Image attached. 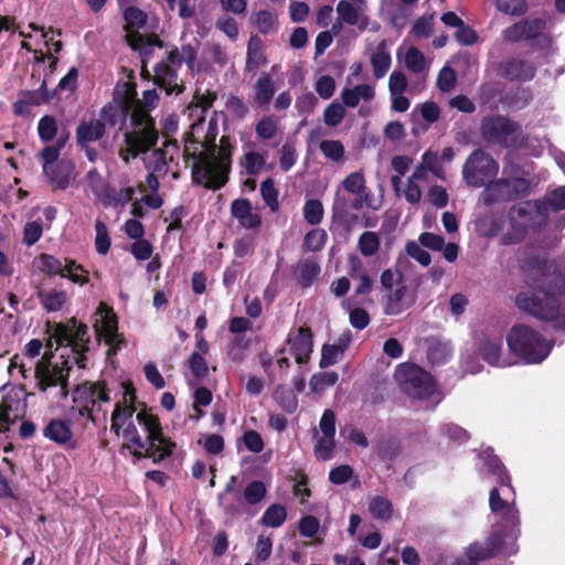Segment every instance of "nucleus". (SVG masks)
<instances>
[{
  "label": "nucleus",
  "instance_id": "nucleus-1",
  "mask_svg": "<svg viewBox=\"0 0 565 565\" xmlns=\"http://www.w3.org/2000/svg\"><path fill=\"white\" fill-rule=\"evenodd\" d=\"M87 327L78 323L75 319L66 323L49 322L46 327L47 348L58 349L64 347L65 353H62L61 361H52V356L44 354L41 361L35 364L23 356L14 355L10 363V371L15 370L28 379L34 374L39 390L45 394L46 398L54 405H60L67 396V379L72 364L84 367L85 352L88 349Z\"/></svg>",
  "mask_w": 565,
  "mask_h": 565
},
{
  "label": "nucleus",
  "instance_id": "nucleus-2",
  "mask_svg": "<svg viewBox=\"0 0 565 565\" xmlns=\"http://www.w3.org/2000/svg\"><path fill=\"white\" fill-rule=\"evenodd\" d=\"M216 94L205 92L195 95L188 107V116L192 121L185 138L184 154L192 159V175L196 183L209 189H220L227 181L231 167L232 145L227 137H222L220 146L216 121L211 119L205 125L204 114L213 105Z\"/></svg>",
  "mask_w": 565,
  "mask_h": 565
},
{
  "label": "nucleus",
  "instance_id": "nucleus-3",
  "mask_svg": "<svg viewBox=\"0 0 565 565\" xmlns=\"http://www.w3.org/2000/svg\"><path fill=\"white\" fill-rule=\"evenodd\" d=\"M111 430L135 447V457H147L154 462L169 457L175 447L162 435L158 417L146 408H138L135 394L127 386L111 414Z\"/></svg>",
  "mask_w": 565,
  "mask_h": 565
},
{
  "label": "nucleus",
  "instance_id": "nucleus-4",
  "mask_svg": "<svg viewBox=\"0 0 565 565\" xmlns=\"http://www.w3.org/2000/svg\"><path fill=\"white\" fill-rule=\"evenodd\" d=\"M526 288L515 298L516 307L541 320L557 319L555 328L565 333V313L559 315V301L556 294H565V263L559 265L555 276L552 266L533 259L521 265Z\"/></svg>",
  "mask_w": 565,
  "mask_h": 565
},
{
  "label": "nucleus",
  "instance_id": "nucleus-5",
  "mask_svg": "<svg viewBox=\"0 0 565 565\" xmlns=\"http://www.w3.org/2000/svg\"><path fill=\"white\" fill-rule=\"evenodd\" d=\"M488 456V469L497 476L499 487L493 488L489 495V505L492 513L498 514L504 521L500 527L508 532V548L514 550V543L520 534V516L515 508L514 490L510 484V478L495 456Z\"/></svg>",
  "mask_w": 565,
  "mask_h": 565
},
{
  "label": "nucleus",
  "instance_id": "nucleus-6",
  "mask_svg": "<svg viewBox=\"0 0 565 565\" xmlns=\"http://www.w3.org/2000/svg\"><path fill=\"white\" fill-rule=\"evenodd\" d=\"M547 217L548 209L542 201H525L514 205L509 213L510 230L502 235V244L510 245L521 242L530 228L544 225Z\"/></svg>",
  "mask_w": 565,
  "mask_h": 565
},
{
  "label": "nucleus",
  "instance_id": "nucleus-7",
  "mask_svg": "<svg viewBox=\"0 0 565 565\" xmlns=\"http://www.w3.org/2000/svg\"><path fill=\"white\" fill-rule=\"evenodd\" d=\"M509 349L525 363H541L550 354L553 342L525 324L514 326L507 337Z\"/></svg>",
  "mask_w": 565,
  "mask_h": 565
},
{
  "label": "nucleus",
  "instance_id": "nucleus-8",
  "mask_svg": "<svg viewBox=\"0 0 565 565\" xmlns=\"http://www.w3.org/2000/svg\"><path fill=\"white\" fill-rule=\"evenodd\" d=\"M401 390L412 398L430 399L433 404L441 401V395L431 375L418 365L399 364L394 373Z\"/></svg>",
  "mask_w": 565,
  "mask_h": 565
},
{
  "label": "nucleus",
  "instance_id": "nucleus-9",
  "mask_svg": "<svg viewBox=\"0 0 565 565\" xmlns=\"http://www.w3.org/2000/svg\"><path fill=\"white\" fill-rule=\"evenodd\" d=\"M503 38L508 41L524 40L530 46L541 50L544 57L556 53L544 19H526L514 23L503 31Z\"/></svg>",
  "mask_w": 565,
  "mask_h": 565
},
{
  "label": "nucleus",
  "instance_id": "nucleus-10",
  "mask_svg": "<svg viewBox=\"0 0 565 565\" xmlns=\"http://www.w3.org/2000/svg\"><path fill=\"white\" fill-rule=\"evenodd\" d=\"M74 408L81 416H87V419L94 425L106 422L107 411L104 408L109 402V396L104 386L99 383H85L74 392Z\"/></svg>",
  "mask_w": 565,
  "mask_h": 565
},
{
  "label": "nucleus",
  "instance_id": "nucleus-11",
  "mask_svg": "<svg viewBox=\"0 0 565 565\" xmlns=\"http://www.w3.org/2000/svg\"><path fill=\"white\" fill-rule=\"evenodd\" d=\"M428 173H431L437 179L446 180V172L441 166L440 157L431 150L423 153L420 161L414 167L412 174L403 186V198L409 204H418L420 202L423 193L419 182L427 181Z\"/></svg>",
  "mask_w": 565,
  "mask_h": 565
},
{
  "label": "nucleus",
  "instance_id": "nucleus-12",
  "mask_svg": "<svg viewBox=\"0 0 565 565\" xmlns=\"http://www.w3.org/2000/svg\"><path fill=\"white\" fill-rule=\"evenodd\" d=\"M158 138L154 129V121L145 113L137 111L132 117V130L125 135L126 148L121 149L120 158L128 162L130 158H136L139 153L150 149Z\"/></svg>",
  "mask_w": 565,
  "mask_h": 565
},
{
  "label": "nucleus",
  "instance_id": "nucleus-13",
  "mask_svg": "<svg viewBox=\"0 0 565 565\" xmlns=\"http://www.w3.org/2000/svg\"><path fill=\"white\" fill-rule=\"evenodd\" d=\"M483 138L492 143L521 147L524 142L521 127L503 117L486 118L481 126Z\"/></svg>",
  "mask_w": 565,
  "mask_h": 565
},
{
  "label": "nucleus",
  "instance_id": "nucleus-14",
  "mask_svg": "<svg viewBox=\"0 0 565 565\" xmlns=\"http://www.w3.org/2000/svg\"><path fill=\"white\" fill-rule=\"evenodd\" d=\"M516 552V542L514 543V550L510 551L508 548V532L497 529L484 540L469 544L465 550V555L469 561L476 563L489 559L498 554L510 556L514 555Z\"/></svg>",
  "mask_w": 565,
  "mask_h": 565
},
{
  "label": "nucleus",
  "instance_id": "nucleus-15",
  "mask_svg": "<svg viewBox=\"0 0 565 565\" xmlns=\"http://www.w3.org/2000/svg\"><path fill=\"white\" fill-rule=\"evenodd\" d=\"M36 267L46 275H60L79 286L88 282L87 270H85L82 265L68 258L61 260L53 255L42 254L36 260Z\"/></svg>",
  "mask_w": 565,
  "mask_h": 565
},
{
  "label": "nucleus",
  "instance_id": "nucleus-16",
  "mask_svg": "<svg viewBox=\"0 0 565 565\" xmlns=\"http://www.w3.org/2000/svg\"><path fill=\"white\" fill-rule=\"evenodd\" d=\"M498 170V163L490 156L477 150L467 159L462 174L469 185L479 188L495 177Z\"/></svg>",
  "mask_w": 565,
  "mask_h": 565
},
{
  "label": "nucleus",
  "instance_id": "nucleus-17",
  "mask_svg": "<svg viewBox=\"0 0 565 565\" xmlns=\"http://www.w3.org/2000/svg\"><path fill=\"white\" fill-rule=\"evenodd\" d=\"M124 17L128 29L126 35L128 44L143 55L150 54L157 45V40L146 38L137 31L146 24V14L138 8L130 7L125 10Z\"/></svg>",
  "mask_w": 565,
  "mask_h": 565
},
{
  "label": "nucleus",
  "instance_id": "nucleus-18",
  "mask_svg": "<svg viewBox=\"0 0 565 565\" xmlns=\"http://www.w3.org/2000/svg\"><path fill=\"white\" fill-rule=\"evenodd\" d=\"M526 189V181L521 178L499 180L489 183L482 191L480 200L484 204L504 202L513 199Z\"/></svg>",
  "mask_w": 565,
  "mask_h": 565
},
{
  "label": "nucleus",
  "instance_id": "nucleus-19",
  "mask_svg": "<svg viewBox=\"0 0 565 565\" xmlns=\"http://www.w3.org/2000/svg\"><path fill=\"white\" fill-rule=\"evenodd\" d=\"M26 402L20 391L7 393L0 403V434L25 415Z\"/></svg>",
  "mask_w": 565,
  "mask_h": 565
},
{
  "label": "nucleus",
  "instance_id": "nucleus-20",
  "mask_svg": "<svg viewBox=\"0 0 565 565\" xmlns=\"http://www.w3.org/2000/svg\"><path fill=\"white\" fill-rule=\"evenodd\" d=\"M365 0H340L337 4V14L339 22L356 26L364 31L369 26V17L366 14Z\"/></svg>",
  "mask_w": 565,
  "mask_h": 565
},
{
  "label": "nucleus",
  "instance_id": "nucleus-21",
  "mask_svg": "<svg viewBox=\"0 0 565 565\" xmlns=\"http://www.w3.org/2000/svg\"><path fill=\"white\" fill-rule=\"evenodd\" d=\"M343 189L355 196L353 202L354 209H362L364 206L379 210L381 202L372 199L371 192L365 185V178L361 172L350 173L342 182Z\"/></svg>",
  "mask_w": 565,
  "mask_h": 565
},
{
  "label": "nucleus",
  "instance_id": "nucleus-22",
  "mask_svg": "<svg viewBox=\"0 0 565 565\" xmlns=\"http://www.w3.org/2000/svg\"><path fill=\"white\" fill-rule=\"evenodd\" d=\"M288 350L298 364L307 363L313 350L312 334L308 328L292 330L287 339Z\"/></svg>",
  "mask_w": 565,
  "mask_h": 565
},
{
  "label": "nucleus",
  "instance_id": "nucleus-23",
  "mask_svg": "<svg viewBox=\"0 0 565 565\" xmlns=\"http://www.w3.org/2000/svg\"><path fill=\"white\" fill-rule=\"evenodd\" d=\"M96 332L107 344L117 345L120 342L116 316L110 307L100 302L96 311Z\"/></svg>",
  "mask_w": 565,
  "mask_h": 565
},
{
  "label": "nucleus",
  "instance_id": "nucleus-24",
  "mask_svg": "<svg viewBox=\"0 0 565 565\" xmlns=\"http://www.w3.org/2000/svg\"><path fill=\"white\" fill-rule=\"evenodd\" d=\"M177 146L167 143L163 149H156L143 157L145 167L148 171L158 174H167L172 172L177 178V172L172 170L174 153Z\"/></svg>",
  "mask_w": 565,
  "mask_h": 565
},
{
  "label": "nucleus",
  "instance_id": "nucleus-25",
  "mask_svg": "<svg viewBox=\"0 0 565 565\" xmlns=\"http://www.w3.org/2000/svg\"><path fill=\"white\" fill-rule=\"evenodd\" d=\"M476 350L488 364L493 366L507 365L501 358L502 338L500 335H480L476 342Z\"/></svg>",
  "mask_w": 565,
  "mask_h": 565
},
{
  "label": "nucleus",
  "instance_id": "nucleus-26",
  "mask_svg": "<svg viewBox=\"0 0 565 565\" xmlns=\"http://www.w3.org/2000/svg\"><path fill=\"white\" fill-rule=\"evenodd\" d=\"M231 214L241 226L248 230L257 228L262 224L260 215L253 211L246 199L234 200L231 204Z\"/></svg>",
  "mask_w": 565,
  "mask_h": 565
},
{
  "label": "nucleus",
  "instance_id": "nucleus-27",
  "mask_svg": "<svg viewBox=\"0 0 565 565\" xmlns=\"http://www.w3.org/2000/svg\"><path fill=\"white\" fill-rule=\"evenodd\" d=\"M43 435L51 441H54L66 448H73V433L67 422L63 419H51L43 429Z\"/></svg>",
  "mask_w": 565,
  "mask_h": 565
},
{
  "label": "nucleus",
  "instance_id": "nucleus-28",
  "mask_svg": "<svg viewBox=\"0 0 565 565\" xmlns=\"http://www.w3.org/2000/svg\"><path fill=\"white\" fill-rule=\"evenodd\" d=\"M154 83L169 95L179 94L183 89L178 79L177 71L167 63H160L154 67Z\"/></svg>",
  "mask_w": 565,
  "mask_h": 565
},
{
  "label": "nucleus",
  "instance_id": "nucleus-29",
  "mask_svg": "<svg viewBox=\"0 0 565 565\" xmlns=\"http://www.w3.org/2000/svg\"><path fill=\"white\" fill-rule=\"evenodd\" d=\"M115 97L119 102L121 108L126 111L131 110V118L137 111H142L149 116L147 109L140 107V100L137 97L136 85L130 82L118 84L115 88Z\"/></svg>",
  "mask_w": 565,
  "mask_h": 565
},
{
  "label": "nucleus",
  "instance_id": "nucleus-30",
  "mask_svg": "<svg viewBox=\"0 0 565 565\" xmlns=\"http://www.w3.org/2000/svg\"><path fill=\"white\" fill-rule=\"evenodd\" d=\"M104 135V122L95 118L82 121L76 129V139L81 146L97 141L102 139Z\"/></svg>",
  "mask_w": 565,
  "mask_h": 565
},
{
  "label": "nucleus",
  "instance_id": "nucleus-31",
  "mask_svg": "<svg viewBox=\"0 0 565 565\" xmlns=\"http://www.w3.org/2000/svg\"><path fill=\"white\" fill-rule=\"evenodd\" d=\"M427 343V359L433 365L446 363L451 356L454 349L448 341L429 338Z\"/></svg>",
  "mask_w": 565,
  "mask_h": 565
},
{
  "label": "nucleus",
  "instance_id": "nucleus-32",
  "mask_svg": "<svg viewBox=\"0 0 565 565\" xmlns=\"http://www.w3.org/2000/svg\"><path fill=\"white\" fill-rule=\"evenodd\" d=\"M374 86L369 84L356 85L345 88L341 93V98L347 107L354 108L361 100L369 102L374 97Z\"/></svg>",
  "mask_w": 565,
  "mask_h": 565
},
{
  "label": "nucleus",
  "instance_id": "nucleus-33",
  "mask_svg": "<svg viewBox=\"0 0 565 565\" xmlns=\"http://www.w3.org/2000/svg\"><path fill=\"white\" fill-rule=\"evenodd\" d=\"M502 74L511 79L527 81L534 76V68L523 60L507 61L501 66Z\"/></svg>",
  "mask_w": 565,
  "mask_h": 565
},
{
  "label": "nucleus",
  "instance_id": "nucleus-34",
  "mask_svg": "<svg viewBox=\"0 0 565 565\" xmlns=\"http://www.w3.org/2000/svg\"><path fill=\"white\" fill-rule=\"evenodd\" d=\"M276 92L275 83L268 73H262L254 87V98L256 103L268 108V105Z\"/></svg>",
  "mask_w": 565,
  "mask_h": 565
},
{
  "label": "nucleus",
  "instance_id": "nucleus-35",
  "mask_svg": "<svg viewBox=\"0 0 565 565\" xmlns=\"http://www.w3.org/2000/svg\"><path fill=\"white\" fill-rule=\"evenodd\" d=\"M370 62H371L375 78H377V79L383 78L386 75V73L388 72L391 64H392L391 55L386 51L385 41H382L377 45L376 50L371 55Z\"/></svg>",
  "mask_w": 565,
  "mask_h": 565
},
{
  "label": "nucleus",
  "instance_id": "nucleus-36",
  "mask_svg": "<svg viewBox=\"0 0 565 565\" xmlns=\"http://www.w3.org/2000/svg\"><path fill=\"white\" fill-rule=\"evenodd\" d=\"M47 181L55 188L66 189L74 178V168L70 164L60 163L50 170V174H44Z\"/></svg>",
  "mask_w": 565,
  "mask_h": 565
},
{
  "label": "nucleus",
  "instance_id": "nucleus-37",
  "mask_svg": "<svg viewBox=\"0 0 565 565\" xmlns=\"http://www.w3.org/2000/svg\"><path fill=\"white\" fill-rule=\"evenodd\" d=\"M367 508L370 514L376 519L386 521L391 519L393 507L391 501L382 495H373L367 499Z\"/></svg>",
  "mask_w": 565,
  "mask_h": 565
},
{
  "label": "nucleus",
  "instance_id": "nucleus-38",
  "mask_svg": "<svg viewBox=\"0 0 565 565\" xmlns=\"http://www.w3.org/2000/svg\"><path fill=\"white\" fill-rule=\"evenodd\" d=\"M267 62L264 53V44L258 36H252L247 45V67L256 70Z\"/></svg>",
  "mask_w": 565,
  "mask_h": 565
},
{
  "label": "nucleus",
  "instance_id": "nucleus-39",
  "mask_svg": "<svg viewBox=\"0 0 565 565\" xmlns=\"http://www.w3.org/2000/svg\"><path fill=\"white\" fill-rule=\"evenodd\" d=\"M406 287L398 286L387 295L385 313L390 316H397L404 312L408 305L405 301Z\"/></svg>",
  "mask_w": 565,
  "mask_h": 565
},
{
  "label": "nucleus",
  "instance_id": "nucleus-40",
  "mask_svg": "<svg viewBox=\"0 0 565 565\" xmlns=\"http://www.w3.org/2000/svg\"><path fill=\"white\" fill-rule=\"evenodd\" d=\"M413 163L412 158L407 156H395L392 159V168L397 173L396 175H393L391 181L394 190L398 195L403 196V188L402 184V177L406 174V172L409 170L411 164Z\"/></svg>",
  "mask_w": 565,
  "mask_h": 565
},
{
  "label": "nucleus",
  "instance_id": "nucleus-41",
  "mask_svg": "<svg viewBox=\"0 0 565 565\" xmlns=\"http://www.w3.org/2000/svg\"><path fill=\"white\" fill-rule=\"evenodd\" d=\"M403 58L406 67L413 73H426L428 70L424 54L414 46L405 49Z\"/></svg>",
  "mask_w": 565,
  "mask_h": 565
},
{
  "label": "nucleus",
  "instance_id": "nucleus-42",
  "mask_svg": "<svg viewBox=\"0 0 565 565\" xmlns=\"http://www.w3.org/2000/svg\"><path fill=\"white\" fill-rule=\"evenodd\" d=\"M266 153L247 151L241 159V166L247 175H255L259 173L266 163Z\"/></svg>",
  "mask_w": 565,
  "mask_h": 565
},
{
  "label": "nucleus",
  "instance_id": "nucleus-43",
  "mask_svg": "<svg viewBox=\"0 0 565 565\" xmlns=\"http://www.w3.org/2000/svg\"><path fill=\"white\" fill-rule=\"evenodd\" d=\"M253 22L263 34L275 32L278 25L277 14L268 10H259L253 15Z\"/></svg>",
  "mask_w": 565,
  "mask_h": 565
},
{
  "label": "nucleus",
  "instance_id": "nucleus-44",
  "mask_svg": "<svg viewBox=\"0 0 565 565\" xmlns=\"http://www.w3.org/2000/svg\"><path fill=\"white\" fill-rule=\"evenodd\" d=\"M338 373L335 372H321L316 373L309 381L311 392L321 394L328 387L333 386L338 382Z\"/></svg>",
  "mask_w": 565,
  "mask_h": 565
},
{
  "label": "nucleus",
  "instance_id": "nucleus-45",
  "mask_svg": "<svg viewBox=\"0 0 565 565\" xmlns=\"http://www.w3.org/2000/svg\"><path fill=\"white\" fill-rule=\"evenodd\" d=\"M287 518V511L281 504H271L262 516V523L269 527L280 526Z\"/></svg>",
  "mask_w": 565,
  "mask_h": 565
},
{
  "label": "nucleus",
  "instance_id": "nucleus-46",
  "mask_svg": "<svg viewBox=\"0 0 565 565\" xmlns=\"http://www.w3.org/2000/svg\"><path fill=\"white\" fill-rule=\"evenodd\" d=\"M43 307L49 311H58L67 300V295L63 290H51L40 296Z\"/></svg>",
  "mask_w": 565,
  "mask_h": 565
},
{
  "label": "nucleus",
  "instance_id": "nucleus-47",
  "mask_svg": "<svg viewBox=\"0 0 565 565\" xmlns=\"http://www.w3.org/2000/svg\"><path fill=\"white\" fill-rule=\"evenodd\" d=\"M380 248V237L375 232H364L359 238V249L362 255L373 256Z\"/></svg>",
  "mask_w": 565,
  "mask_h": 565
},
{
  "label": "nucleus",
  "instance_id": "nucleus-48",
  "mask_svg": "<svg viewBox=\"0 0 565 565\" xmlns=\"http://www.w3.org/2000/svg\"><path fill=\"white\" fill-rule=\"evenodd\" d=\"M319 149L326 158L332 161H340L344 156V146L340 140H322Z\"/></svg>",
  "mask_w": 565,
  "mask_h": 565
},
{
  "label": "nucleus",
  "instance_id": "nucleus-49",
  "mask_svg": "<svg viewBox=\"0 0 565 565\" xmlns=\"http://www.w3.org/2000/svg\"><path fill=\"white\" fill-rule=\"evenodd\" d=\"M199 444L211 455H218L224 449V439L217 434H202Z\"/></svg>",
  "mask_w": 565,
  "mask_h": 565
},
{
  "label": "nucleus",
  "instance_id": "nucleus-50",
  "mask_svg": "<svg viewBox=\"0 0 565 565\" xmlns=\"http://www.w3.org/2000/svg\"><path fill=\"white\" fill-rule=\"evenodd\" d=\"M274 397L281 408L288 413L295 412L298 406L297 396L291 390L279 387L276 390Z\"/></svg>",
  "mask_w": 565,
  "mask_h": 565
},
{
  "label": "nucleus",
  "instance_id": "nucleus-51",
  "mask_svg": "<svg viewBox=\"0 0 565 565\" xmlns=\"http://www.w3.org/2000/svg\"><path fill=\"white\" fill-rule=\"evenodd\" d=\"M95 247L96 250L102 254L106 255L110 248V237L107 231V226L103 221H96L95 224Z\"/></svg>",
  "mask_w": 565,
  "mask_h": 565
},
{
  "label": "nucleus",
  "instance_id": "nucleus-52",
  "mask_svg": "<svg viewBox=\"0 0 565 565\" xmlns=\"http://www.w3.org/2000/svg\"><path fill=\"white\" fill-rule=\"evenodd\" d=\"M260 194L265 203L269 206V209L273 212H276L279 207L278 192L275 188L273 180L267 179L260 184Z\"/></svg>",
  "mask_w": 565,
  "mask_h": 565
},
{
  "label": "nucleus",
  "instance_id": "nucleus-53",
  "mask_svg": "<svg viewBox=\"0 0 565 565\" xmlns=\"http://www.w3.org/2000/svg\"><path fill=\"white\" fill-rule=\"evenodd\" d=\"M38 132L43 141H51L54 139L57 132V124L54 117L44 116L38 124Z\"/></svg>",
  "mask_w": 565,
  "mask_h": 565
},
{
  "label": "nucleus",
  "instance_id": "nucleus-54",
  "mask_svg": "<svg viewBox=\"0 0 565 565\" xmlns=\"http://www.w3.org/2000/svg\"><path fill=\"white\" fill-rule=\"evenodd\" d=\"M499 11L511 15H520L526 11L525 0H494Z\"/></svg>",
  "mask_w": 565,
  "mask_h": 565
},
{
  "label": "nucleus",
  "instance_id": "nucleus-55",
  "mask_svg": "<svg viewBox=\"0 0 565 565\" xmlns=\"http://www.w3.org/2000/svg\"><path fill=\"white\" fill-rule=\"evenodd\" d=\"M297 161L296 147L291 142L282 145L279 154V167L282 171H289Z\"/></svg>",
  "mask_w": 565,
  "mask_h": 565
},
{
  "label": "nucleus",
  "instance_id": "nucleus-56",
  "mask_svg": "<svg viewBox=\"0 0 565 565\" xmlns=\"http://www.w3.org/2000/svg\"><path fill=\"white\" fill-rule=\"evenodd\" d=\"M343 350L335 344H324L321 350L320 367H328L335 364L341 358Z\"/></svg>",
  "mask_w": 565,
  "mask_h": 565
},
{
  "label": "nucleus",
  "instance_id": "nucleus-57",
  "mask_svg": "<svg viewBox=\"0 0 565 565\" xmlns=\"http://www.w3.org/2000/svg\"><path fill=\"white\" fill-rule=\"evenodd\" d=\"M169 60L172 64L184 62L192 71L195 70V51L191 46H182L181 51L170 52Z\"/></svg>",
  "mask_w": 565,
  "mask_h": 565
},
{
  "label": "nucleus",
  "instance_id": "nucleus-58",
  "mask_svg": "<svg viewBox=\"0 0 565 565\" xmlns=\"http://www.w3.org/2000/svg\"><path fill=\"white\" fill-rule=\"evenodd\" d=\"M266 494V487L262 481H253L244 490V499L249 504L260 502Z\"/></svg>",
  "mask_w": 565,
  "mask_h": 565
},
{
  "label": "nucleus",
  "instance_id": "nucleus-59",
  "mask_svg": "<svg viewBox=\"0 0 565 565\" xmlns=\"http://www.w3.org/2000/svg\"><path fill=\"white\" fill-rule=\"evenodd\" d=\"M303 215L308 223L318 224L323 216V206L318 200H309L303 207Z\"/></svg>",
  "mask_w": 565,
  "mask_h": 565
},
{
  "label": "nucleus",
  "instance_id": "nucleus-60",
  "mask_svg": "<svg viewBox=\"0 0 565 565\" xmlns=\"http://www.w3.org/2000/svg\"><path fill=\"white\" fill-rule=\"evenodd\" d=\"M427 200L435 207L443 209L448 204V193L444 186L433 184L427 191Z\"/></svg>",
  "mask_w": 565,
  "mask_h": 565
},
{
  "label": "nucleus",
  "instance_id": "nucleus-61",
  "mask_svg": "<svg viewBox=\"0 0 565 565\" xmlns=\"http://www.w3.org/2000/svg\"><path fill=\"white\" fill-rule=\"evenodd\" d=\"M344 114L345 110L340 104L332 103L323 113L324 124L329 127H335L343 120Z\"/></svg>",
  "mask_w": 565,
  "mask_h": 565
},
{
  "label": "nucleus",
  "instance_id": "nucleus-62",
  "mask_svg": "<svg viewBox=\"0 0 565 565\" xmlns=\"http://www.w3.org/2000/svg\"><path fill=\"white\" fill-rule=\"evenodd\" d=\"M334 449V437H318L315 447L316 457L320 460H329Z\"/></svg>",
  "mask_w": 565,
  "mask_h": 565
},
{
  "label": "nucleus",
  "instance_id": "nucleus-63",
  "mask_svg": "<svg viewBox=\"0 0 565 565\" xmlns=\"http://www.w3.org/2000/svg\"><path fill=\"white\" fill-rule=\"evenodd\" d=\"M42 234L43 227L40 222H28L23 228V243L28 246H32L41 238Z\"/></svg>",
  "mask_w": 565,
  "mask_h": 565
},
{
  "label": "nucleus",
  "instance_id": "nucleus-64",
  "mask_svg": "<svg viewBox=\"0 0 565 565\" xmlns=\"http://www.w3.org/2000/svg\"><path fill=\"white\" fill-rule=\"evenodd\" d=\"M553 211L565 210V185L552 191L544 202Z\"/></svg>",
  "mask_w": 565,
  "mask_h": 565
}]
</instances>
